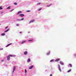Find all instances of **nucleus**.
<instances>
[{"instance_id": "obj_1", "label": "nucleus", "mask_w": 76, "mask_h": 76, "mask_svg": "<svg viewBox=\"0 0 76 76\" xmlns=\"http://www.w3.org/2000/svg\"><path fill=\"white\" fill-rule=\"evenodd\" d=\"M10 55L8 56L7 58V60H8V61H9V60H10Z\"/></svg>"}, {"instance_id": "obj_2", "label": "nucleus", "mask_w": 76, "mask_h": 76, "mask_svg": "<svg viewBox=\"0 0 76 76\" xmlns=\"http://www.w3.org/2000/svg\"><path fill=\"white\" fill-rule=\"evenodd\" d=\"M58 68L60 72H61V69L60 68V65L59 64L58 65Z\"/></svg>"}, {"instance_id": "obj_3", "label": "nucleus", "mask_w": 76, "mask_h": 76, "mask_svg": "<svg viewBox=\"0 0 76 76\" xmlns=\"http://www.w3.org/2000/svg\"><path fill=\"white\" fill-rule=\"evenodd\" d=\"M9 30H10V29L8 28L7 30H6L5 31H4V33H5V32H8V31H9Z\"/></svg>"}, {"instance_id": "obj_4", "label": "nucleus", "mask_w": 76, "mask_h": 76, "mask_svg": "<svg viewBox=\"0 0 76 76\" xmlns=\"http://www.w3.org/2000/svg\"><path fill=\"white\" fill-rule=\"evenodd\" d=\"M9 56H10V57H16V56L15 55H10Z\"/></svg>"}, {"instance_id": "obj_5", "label": "nucleus", "mask_w": 76, "mask_h": 76, "mask_svg": "<svg viewBox=\"0 0 76 76\" xmlns=\"http://www.w3.org/2000/svg\"><path fill=\"white\" fill-rule=\"evenodd\" d=\"M35 21V20H31L29 23H32V22H34V21Z\"/></svg>"}, {"instance_id": "obj_6", "label": "nucleus", "mask_w": 76, "mask_h": 76, "mask_svg": "<svg viewBox=\"0 0 76 76\" xmlns=\"http://www.w3.org/2000/svg\"><path fill=\"white\" fill-rule=\"evenodd\" d=\"M26 42V41H23L21 42V44H23L24 43H25V42Z\"/></svg>"}, {"instance_id": "obj_7", "label": "nucleus", "mask_w": 76, "mask_h": 76, "mask_svg": "<svg viewBox=\"0 0 76 76\" xmlns=\"http://www.w3.org/2000/svg\"><path fill=\"white\" fill-rule=\"evenodd\" d=\"M28 54V52L26 51L24 52V54L25 55H27Z\"/></svg>"}, {"instance_id": "obj_8", "label": "nucleus", "mask_w": 76, "mask_h": 76, "mask_svg": "<svg viewBox=\"0 0 76 76\" xmlns=\"http://www.w3.org/2000/svg\"><path fill=\"white\" fill-rule=\"evenodd\" d=\"M34 67V66L33 65H32L29 67V69H32Z\"/></svg>"}, {"instance_id": "obj_9", "label": "nucleus", "mask_w": 76, "mask_h": 76, "mask_svg": "<svg viewBox=\"0 0 76 76\" xmlns=\"http://www.w3.org/2000/svg\"><path fill=\"white\" fill-rule=\"evenodd\" d=\"M15 69H16V67L14 66L13 73L15 72Z\"/></svg>"}, {"instance_id": "obj_10", "label": "nucleus", "mask_w": 76, "mask_h": 76, "mask_svg": "<svg viewBox=\"0 0 76 76\" xmlns=\"http://www.w3.org/2000/svg\"><path fill=\"white\" fill-rule=\"evenodd\" d=\"M27 61L28 63H30V62H31V59L30 58L28 59Z\"/></svg>"}, {"instance_id": "obj_11", "label": "nucleus", "mask_w": 76, "mask_h": 76, "mask_svg": "<svg viewBox=\"0 0 76 76\" xmlns=\"http://www.w3.org/2000/svg\"><path fill=\"white\" fill-rule=\"evenodd\" d=\"M60 63L62 65H64V64H63V62H62V61H60Z\"/></svg>"}, {"instance_id": "obj_12", "label": "nucleus", "mask_w": 76, "mask_h": 76, "mask_svg": "<svg viewBox=\"0 0 76 76\" xmlns=\"http://www.w3.org/2000/svg\"><path fill=\"white\" fill-rule=\"evenodd\" d=\"M12 45V43H10L8 44L6 46V47H9V45Z\"/></svg>"}, {"instance_id": "obj_13", "label": "nucleus", "mask_w": 76, "mask_h": 76, "mask_svg": "<svg viewBox=\"0 0 76 76\" xmlns=\"http://www.w3.org/2000/svg\"><path fill=\"white\" fill-rule=\"evenodd\" d=\"M60 60V59L58 58L55 60V61H59Z\"/></svg>"}, {"instance_id": "obj_14", "label": "nucleus", "mask_w": 76, "mask_h": 76, "mask_svg": "<svg viewBox=\"0 0 76 76\" xmlns=\"http://www.w3.org/2000/svg\"><path fill=\"white\" fill-rule=\"evenodd\" d=\"M22 13V11H19V12H18V14H17V15H19V13Z\"/></svg>"}, {"instance_id": "obj_15", "label": "nucleus", "mask_w": 76, "mask_h": 76, "mask_svg": "<svg viewBox=\"0 0 76 76\" xmlns=\"http://www.w3.org/2000/svg\"><path fill=\"white\" fill-rule=\"evenodd\" d=\"M20 16H24L25 15L23 14H21L19 15Z\"/></svg>"}, {"instance_id": "obj_16", "label": "nucleus", "mask_w": 76, "mask_h": 76, "mask_svg": "<svg viewBox=\"0 0 76 76\" xmlns=\"http://www.w3.org/2000/svg\"><path fill=\"white\" fill-rule=\"evenodd\" d=\"M4 35H5V34L3 33L1 34V36H4Z\"/></svg>"}, {"instance_id": "obj_17", "label": "nucleus", "mask_w": 76, "mask_h": 76, "mask_svg": "<svg viewBox=\"0 0 76 76\" xmlns=\"http://www.w3.org/2000/svg\"><path fill=\"white\" fill-rule=\"evenodd\" d=\"M51 5H52V4H50L49 5H47V7H50V6H51Z\"/></svg>"}, {"instance_id": "obj_18", "label": "nucleus", "mask_w": 76, "mask_h": 76, "mask_svg": "<svg viewBox=\"0 0 76 76\" xmlns=\"http://www.w3.org/2000/svg\"><path fill=\"white\" fill-rule=\"evenodd\" d=\"M71 70H72L71 69H69V70L67 71L68 73H69V72H71Z\"/></svg>"}, {"instance_id": "obj_19", "label": "nucleus", "mask_w": 76, "mask_h": 76, "mask_svg": "<svg viewBox=\"0 0 76 76\" xmlns=\"http://www.w3.org/2000/svg\"><path fill=\"white\" fill-rule=\"evenodd\" d=\"M7 9H10V7L9 6L7 8Z\"/></svg>"}, {"instance_id": "obj_20", "label": "nucleus", "mask_w": 76, "mask_h": 76, "mask_svg": "<svg viewBox=\"0 0 76 76\" xmlns=\"http://www.w3.org/2000/svg\"><path fill=\"white\" fill-rule=\"evenodd\" d=\"M53 61H54V60L52 59L50 61V62H53Z\"/></svg>"}, {"instance_id": "obj_21", "label": "nucleus", "mask_w": 76, "mask_h": 76, "mask_svg": "<svg viewBox=\"0 0 76 76\" xmlns=\"http://www.w3.org/2000/svg\"><path fill=\"white\" fill-rule=\"evenodd\" d=\"M42 9V8H39V9L38 10L39 11H40Z\"/></svg>"}, {"instance_id": "obj_22", "label": "nucleus", "mask_w": 76, "mask_h": 76, "mask_svg": "<svg viewBox=\"0 0 76 76\" xmlns=\"http://www.w3.org/2000/svg\"><path fill=\"white\" fill-rule=\"evenodd\" d=\"M25 73H27V71H26V69L25 70Z\"/></svg>"}, {"instance_id": "obj_23", "label": "nucleus", "mask_w": 76, "mask_h": 76, "mask_svg": "<svg viewBox=\"0 0 76 76\" xmlns=\"http://www.w3.org/2000/svg\"><path fill=\"white\" fill-rule=\"evenodd\" d=\"M33 41V39L29 40L28 41L29 42V41Z\"/></svg>"}, {"instance_id": "obj_24", "label": "nucleus", "mask_w": 76, "mask_h": 76, "mask_svg": "<svg viewBox=\"0 0 76 76\" xmlns=\"http://www.w3.org/2000/svg\"><path fill=\"white\" fill-rule=\"evenodd\" d=\"M50 52H49L47 53V55H49L50 54Z\"/></svg>"}, {"instance_id": "obj_25", "label": "nucleus", "mask_w": 76, "mask_h": 76, "mask_svg": "<svg viewBox=\"0 0 76 76\" xmlns=\"http://www.w3.org/2000/svg\"><path fill=\"white\" fill-rule=\"evenodd\" d=\"M69 65L70 66V67H72V65L71 64H69Z\"/></svg>"}, {"instance_id": "obj_26", "label": "nucleus", "mask_w": 76, "mask_h": 76, "mask_svg": "<svg viewBox=\"0 0 76 76\" xmlns=\"http://www.w3.org/2000/svg\"><path fill=\"white\" fill-rule=\"evenodd\" d=\"M3 8H2V7L1 6L0 7V10H1V9H2Z\"/></svg>"}, {"instance_id": "obj_27", "label": "nucleus", "mask_w": 76, "mask_h": 76, "mask_svg": "<svg viewBox=\"0 0 76 76\" xmlns=\"http://www.w3.org/2000/svg\"><path fill=\"white\" fill-rule=\"evenodd\" d=\"M14 4L15 5H17V4H17L16 3H14Z\"/></svg>"}, {"instance_id": "obj_28", "label": "nucleus", "mask_w": 76, "mask_h": 76, "mask_svg": "<svg viewBox=\"0 0 76 76\" xmlns=\"http://www.w3.org/2000/svg\"><path fill=\"white\" fill-rule=\"evenodd\" d=\"M40 5V4H41V3H39L38 4H37V5Z\"/></svg>"}, {"instance_id": "obj_29", "label": "nucleus", "mask_w": 76, "mask_h": 76, "mask_svg": "<svg viewBox=\"0 0 76 76\" xmlns=\"http://www.w3.org/2000/svg\"><path fill=\"white\" fill-rule=\"evenodd\" d=\"M31 12L30 10H28L27 11V12Z\"/></svg>"}, {"instance_id": "obj_30", "label": "nucleus", "mask_w": 76, "mask_h": 76, "mask_svg": "<svg viewBox=\"0 0 76 76\" xmlns=\"http://www.w3.org/2000/svg\"><path fill=\"white\" fill-rule=\"evenodd\" d=\"M8 28V26H7V27H5V29H7Z\"/></svg>"}, {"instance_id": "obj_31", "label": "nucleus", "mask_w": 76, "mask_h": 76, "mask_svg": "<svg viewBox=\"0 0 76 76\" xmlns=\"http://www.w3.org/2000/svg\"><path fill=\"white\" fill-rule=\"evenodd\" d=\"M0 50H3V48H1L0 49Z\"/></svg>"}, {"instance_id": "obj_32", "label": "nucleus", "mask_w": 76, "mask_h": 76, "mask_svg": "<svg viewBox=\"0 0 76 76\" xmlns=\"http://www.w3.org/2000/svg\"><path fill=\"white\" fill-rule=\"evenodd\" d=\"M19 24H16V26H19Z\"/></svg>"}, {"instance_id": "obj_33", "label": "nucleus", "mask_w": 76, "mask_h": 76, "mask_svg": "<svg viewBox=\"0 0 76 76\" xmlns=\"http://www.w3.org/2000/svg\"><path fill=\"white\" fill-rule=\"evenodd\" d=\"M17 20H19V21H20V20H19V19H17Z\"/></svg>"}, {"instance_id": "obj_34", "label": "nucleus", "mask_w": 76, "mask_h": 76, "mask_svg": "<svg viewBox=\"0 0 76 76\" xmlns=\"http://www.w3.org/2000/svg\"><path fill=\"white\" fill-rule=\"evenodd\" d=\"M24 19V18H22L21 19V20H23Z\"/></svg>"}, {"instance_id": "obj_35", "label": "nucleus", "mask_w": 76, "mask_h": 76, "mask_svg": "<svg viewBox=\"0 0 76 76\" xmlns=\"http://www.w3.org/2000/svg\"><path fill=\"white\" fill-rule=\"evenodd\" d=\"M1 61H2V62H3V61H4V60H2Z\"/></svg>"}, {"instance_id": "obj_36", "label": "nucleus", "mask_w": 76, "mask_h": 76, "mask_svg": "<svg viewBox=\"0 0 76 76\" xmlns=\"http://www.w3.org/2000/svg\"><path fill=\"white\" fill-rule=\"evenodd\" d=\"M52 76V74H51L50 75V76Z\"/></svg>"}, {"instance_id": "obj_37", "label": "nucleus", "mask_w": 76, "mask_h": 76, "mask_svg": "<svg viewBox=\"0 0 76 76\" xmlns=\"http://www.w3.org/2000/svg\"><path fill=\"white\" fill-rule=\"evenodd\" d=\"M21 33H22V32H20V34H21Z\"/></svg>"}, {"instance_id": "obj_38", "label": "nucleus", "mask_w": 76, "mask_h": 76, "mask_svg": "<svg viewBox=\"0 0 76 76\" xmlns=\"http://www.w3.org/2000/svg\"><path fill=\"white\" fill-rule=\"evenodd\" d=\"M12 10H11V12H12Z\"/></svg>"}]
</instances>
